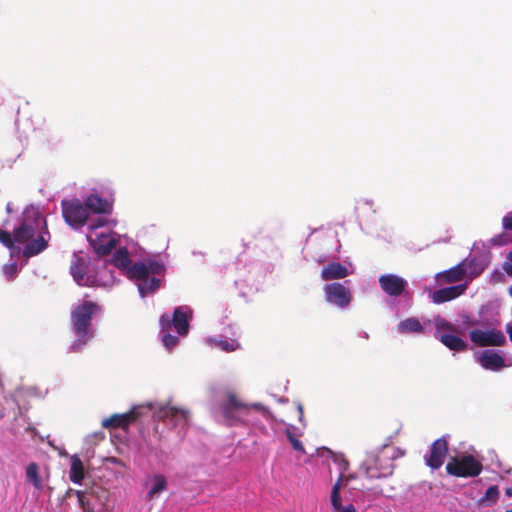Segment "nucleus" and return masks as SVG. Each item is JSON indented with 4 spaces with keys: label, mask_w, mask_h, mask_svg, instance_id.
Masks as SVG:
<instances>
[{
    "label": "nucleus",
    "mask_w": 512,
    "mask_h": 512,
    "mask_svg": "<svg viewBox=\"0 0 512 512\" xmlns=\"http://www.w3.org/2000/svg\"><path fill=\"white\" fill-rule=\"evenodd\" d=\"M189 322H161L160 339L166 350L171 351L178 344L179 337L189 332Z\"/></svg>",
    "instance_id": "nucleus-8"
},
{
    "label": "nucleus",
    "mask_w": 512,
    "mask_h": 512,
    "mask_svg": "<svg viewBox=\"0 0 512 512\" xmlns=\"http://www.w3.org/2000/svg\"><path fill=\"white\" fill-rule=\"evenodd\" d=\"M470 340L478 346H500L505 342V335L497 329L476 328L469 326Z\"/></svg>",
    "instance_id": "nucleus-10"
},
{
    "label": "nucleus",
    "mask_w": 512,
    "mask_h": 512,
    "mask_svg": "<svg viewBox=\"0 0 512 512\" xmlns=\"http://www.w3.org/2000/svg\"><path fill=\"white\" fill-rule=\"evenodd\" d=\"M76 495H77V497H78V500H79L80 504H81L82 506H84V492H82V491H77V492H76Z\"/></svg>",
    "instance_id": "nucleus-40"
},
{
    "label": "nucleus",
    "mask_w": 512,
    "mask_h": 512,
    "mask_svg": "<svg viewBox=\"0 0 512 512\" xmlns=\"http://www.w3.org/2000/svg\"><path fill=\"white\" fill-rule=\"evenodd\" d=\"M323 290L327 302L339 308H346L352 300L350 289L339 282L327 284Z\"/></svg>",
    "instance_id": "nucleus-12"
},
{
    "label": "nucleus",
    "mask_w": 512,
    "mask_h": 512,
    "mask_svg": "<svg viewBox=\"0 0 512 512\" xmlns=\"http://www.w3.org/2000/svg\"><path fill=\"white\" fill-rule=\"evenodd\" d=\"M509 241V236L506 233H501L492 237L489 242L492 246H503L506 245Z\"/></svg>",
    "instance_id": "nucleus-32"
},
{
    "label": "nucleus",
    "mask_w": 512,
    "mask_h": 512,
    "mask_svg": "<svg viewBox=\"0 0 512 512\" xmlns=\"http://www.w3.org/2000/svg\"><path fill=\"white\" fill-rule=\"evenodd\" d=\"M88 265L86 260L74 254L71 260L70 273L78 285H88L89 278L87 277Z\"/></svg>",
    "instance_id": "nucleus-18"
},
{
    "label": "nucleus",
    "mask_w": 512,
    "mask_h": 512,
    "mask_svg": "<svg viewBox=\"0 0 512 512\" xmlns=\"http://www.w3.org/2000/svg\"><path fill=\"white\" fill-rule=\"evenodd\" d=\"M477 362L486 370L499 371L512 365V358H505L500 351L483 350L475 354Z\"/></svg>",
    "instance_id": "nucleus-11"
},
{
    "label": "nucleus",
    "mask_w": 512,
    "mask_h": 512,
    "mask_svg": "<svg viewBox=\"0 0 512 512\" xmlns=\"http://www.w3.org/2000/svg\"><path fill=\"white\" fill-rule=\"evenodd\" d=\"M378 282L382 291L390 297L401 296L408 286V282L396 274L381 275Z\"/></svg>",
    "instance_id": "nucleus-13"
},
{
    "label": "nucleus",
    "mask_w": 512,
    "mask_h": 512,
    "mask_svg": "<svg viewBox=\"0 0 512 512\" xmlns=\"http://www.w3.org/2000/svg\"><path fill=\"white\" fill-rule=\"evenodd\" d=\"M192 317H193L192 308L187 305H182V306H178L174 309L171 320L184 321V320H190ZM160 320H162V321L170 320L169 314H163L160 317Z\"/></svg>",
    "instance_id": "nucleus-28"
},
{
    "label": "nucleus",
    "mask_w": 512,
    "mask_h": 512,
    "mask_svg": "<svg viewBox=\"0 0 512 512\" xmlns=\"http://www.w3.org/2000/svg\"><path fill=\"white\" fill-rule=\"evenodd\" d=\"M145 486L147 488L146 498L148 500H153L167 489L168 483L163 474L155 473L148 477Z\"/></svg>",
    "instance_id": "nucleus-22"
},
{
    "label": "nucleus",
    "mask_w": 512,
    "mask_h": 512,
    "mask_svg": "<svg viewBox=\"0 0 512 512\" xmlns=\"http://www.w3.org/2000/svg\"><path fill=\"white\" fill-rule=\"evenodd\" d=\"M424 324L425 322H399L394 331L402 336H416L425 332Z\"/></svg>",
    "instance_id": "nucleus-25"
},
{
    "label": "nucleus",
    "mask_w": 512,
    "mask_h": 512,
    "mask_svg": "<svg viewBox=\"0 0 512 512\" xmlns=\"http://www.w3.org/2000/svg\"><path fill=\"white\" fill-rule=\"evenodd\" d=\"M293 449L296 451H299L301 453H304V447L301 443V441L298 438H293L292 440H289Z\"/></svg>",
    "instance_id": "nucleus-38"
},
{
    "label": "nucleus",
    "mask_w": 512,
    "mask_h": 512,
    "mask_svg": "<svg viewBox=\"0 0 512 512\" xmlns=\"http://www.w3.org/2000/svg\"><path fill=\"white\" fill-rule=\"evenodd\" d=\"M340 483L336 482L331 491V504L334 512H356V509L352 504L342 506L340 498Z\"/></svg>",
    "instance_id": "nucleus-27"
},
{
    "label": "nucleus",
    "mask_w": 512,
    "mask_h": 512,
    "mask_svg": "<svg viewBox=\"0 0 512 512\" xmlns=\"http://www.w3.org/2000/svg\"><path fill=\"white\" fill-rule=\"evenodd\" d=\"M507 333L509 334V338L512 341V323H508L506 326Z\"/></svg>",
    "instance_id": "nucleus-42"
},
{
    "label": "nucleus",
    "mask_w": 512,
    "mask_h": 512,
    "mask_svg": "<svg viewBox=\"0 0 512 512\" xmlns=\"http://www.w3.org/2000/svg\"><path fill=\"white\" fill-rule=\"evenodd\" d=\"M73 332L76 340L70 346V351L77 352L94 336L92 322H73Z\"/></svg>",
    "instance_id": "nucleus-16"
},
{
    "label": "nucleus",
    "mask_w": 512,
    "mask_h": 512,
    "mask_svg": "<svg viewBox=\"0 0 512 512\" xmlns=\"http://www.w3.org/2000/svg\"><path fill=\"white\" fill-rule=\"evenodd\" d=\"M69 479L74 483L81 485L85 478V468L81 459L77 455L71 456Z\"/></svg>",
    "instance_id": "nucleus-26"
},
{
    "label": "nucleus",
    "mask_w": 512,
    "mask_h": 512,
    "mask_svg": "<svg viewBox=\"0 0 512 512\" xmlns=\"http://www.w3.org/2000/svg\"><path fill=\"white\" fill-rule=\"evenodd\" d=\"M395 457V449L386 445L370 451L360 466V472L369 479L389 477L394 470L393 460Z\"/></svg>",
    "instance_id": "nucleus-4"
},
{
    "label": "nucleus",
    "mask_w": 512,
    "mask_h": 512,
    "mask_svg": "<svg viewBox=\"0 0 512 512\" xmlns=\"http://www.w3.org/2000/svg\"><path fill=\"white\" fill-rule=\"evenodd\" d=\"M112 262L115 267L126 270L130 279L137 281L138 291L142 297L154 293L160 287L161 281L156 276L164 273L163 264L149 261L147 264L138 262L131 265L126 248L118 249L113 255Z\"/></svg>",
    "instance_id": "nucleus-3"
},
{
    "label": "nucleus",
    "mask_w": 512,
    "mask_h": 512,
    "mask_svg": "<svg viewBox=\"0 0 512 512\" xmlns=\"http://www.w3.org/2000/svg\"><path fill=\"white\" fill-rule=\"evenodd\" d=\"M87 210L95 214H111L113 211V202L100 197L98 194H90L84 200Z\"/></svg>",
    "instance_id": "nucleus-23"
},
{
    "label": "nucleus",
    "mask_w": 512,
    "mask_h": 512,
    "mask_svg": "<svg viewBox=\"0 0 512 512\" xmlns=\"http://www.w3.org/2000/svg\"><path fill=\"white\" fill-rule=\"evenodd\" d=\"M220 339V336L219 337H205L204 338V342L205 344H207L208 346H210L211 348H217V341H219Z\"/></svg>",
    "instance_id": "nucleus-39"
},
{
    "label": "nucleus",
    "mask_w": 512,
    "mask_h": 512,
    "mask_svg": "<svg viewBox=\"0 0 512 512\" xmlns=\"http://www.w3.org/2000/svg\"><path fill=\"white\" fill-rule=\"evenodd\" d=\"M448 474L456 477H476L482 471V463L470 454L452 457L446 465Z\"/></svg>",
    "instance_id": "nucleus-7"
},
{
    "label": "nucleus",
    "mask_w": 512,
    "mask_h": 512,
    "mask_svg": "<svg viewBox=\"0 0 512 512\" xmlns=\"http://www.w3.org/2000/svg\"><path fill=\"white\" fill-rule=\"evenodd\" d=\"M466 289V284H459L435 290L431 295L432 301L435 304H441L444 302L451 301L462 295Z\"/></svg>",
    "instance_id": "nucleus-19"
},
{
    "label": "nucleus",
    "mask_w": 512,
    "mask_h": 512,
    "mask_svg": "<svg viewBox=\"0 0 512 512\" xmlns=\"http://www.w3.org/2000/svg\"><path fill=\"white\" fill-rule=\"evenodd\" d=\"M4 272L8 276L9 279H13L17 273V264L13 263V264L6 265L4 267Z\"/></svg>",
    "instance_id": "nucleus-36"
},
{
    "label": "nucleus",
    "mask_w": 512,
    "mask_h": 512,
    "mask_svg": "<svg viewBox=\"0 0 512 512\" xmlns=\"http://www.w3.org/2000/svg\"><path fill=\"white\" fill-rule=\"evenodd\" d=\"M101 313V307L89 300H83L72 311V320L84 321L90 320L92 317H97Z\"/></svg>",
    "instance_id": "nucleus-17"
},
{
    "label": "nucleus",
    "mask_w": 512,
    "mask_h": 512,
    "mask_svg": "<svg viewBox=\"0 0 512 512\" xmlns=\"http://www.w3.org/2000/svg\"><path fill=\"white\" fill-rule=\"evenodd\" d=\"M505 494H506L508 497H512V487H508V488H506V490H505Z\"/></svg>",
    "instance_id": "nucleus-43"
},
{
    "label": "nucleus",
    "mask_w": 512,
    "mask_h": 512,
    "mask_svg": "<svg viewBox=\"0 0 512 512\" xmlns=\"http://www.w3.org/2000/svg\"><path fill=\"white\" fill-rule=\"evenodd\" d=\"M472 322H436L435 337L447 348L453 351H463L467 348L465 336Z\"/></svg>",
    "instance_id": "nucleus-6"
},
{
    "label": "nucleus",
    "mask_w": 512,
    "mask_h": 512,
    "mask_svg": "<svg viewBox=\"0 0 512 512\" xmlns=\"http://www.w3.org/2000/svg\"><path fill=\"white\" fill-rule=\"evenodd\" d=\"M87 241L93 247L96 254L99 256L109 255L116 246V241L104 234H97L96 237L88 235Z\"/></svg>",
    "instance_id": "nucleus-21"
},
{
    "label": "nucleus",
    "mask_w": 512,
    "mask_h": 512,
    "mask_svg": "<svg viewBox=\"0 0 512 512\" xmlns=\"http://www.w3.org/2000/svg\"><path fill=\"white\" fill-rule=\"evenodd\" d=\"M297 409L299 412V421L303 423V407H302V405L298 404Z\"/></svg>",
    "instance_id": "nucleus-41"
},
{
    "label": "nucleus",
    "mask_w": 512,
    "mask_h": 512,
    "mask_svg": "<svg viewBox=\"0 0 512 512\" xmlns=\"http://www.w3.org/2000/svg\"><path fill=\"white\" fill-rule=\"evenodd\" d=\"M151 414L155 419L165 421L174 427L183 429L189 421V412L182 408L171 406L170 404L148 403L134 407L130 412L124 414H114L102 421V426L106 429L125 427L130 422L144 414Z\"/></svg>",
    "instance_id": "nucleus-2"
},
{
    "label": "nucleus",
    "mask_w": 512,
    "mask_h": 512,
    "mask_svg": "<svg viewBox=\"0 0 512 512\" xmlns=\"http://www.w3.org/2000/svg\"><path fill=\"white\" fill-rule=\"evenodd\" d=\"M502 269L508 276L512 277V251L507 254L506 260L502 263Z\"/></svg>",
    "instance_id": "nucleus-34"
},
{
    "label": "nucleus",
    "mask_w": 512,
    "mask_h": 512,
    "mask_svg": "<svg viewBox=\"0 0 512 512\" xmlns=\"http://www.w3.org/2000/svg\"><path fill=\"white\" fill-rule=\"evenodd\" d=\"M108 223L107 219L98 217L97 219L90 221L88 224V228L90 231H95L96 229L100 227L106 226Z\"/></svg>",
    "instance_id": "nucleus-33"
},
{
    "label": "nucleus",
    "mask_w": 512,
    "mask_h": 512,
    "mask_svg": "<svg viewBox=\"0 0 512 512\" xmlns=\"http://www.w3.org/2000/svg\"><path fill=\"white\" fill-rule=\"evenodd\" d=\"M506 512H512V509L506 510Z\"/></svg>",
    "instance_id": "nucleus-46"
},
{
    "label": "nucleus",
    "mask_w": 512,
    "mask_h": 512,
    "mask_svg": "<svg viewBox=\"0 0 512 512\" xmlns=\"http://www.w3.org/2000/svg\"><path fill=\"white\" fill-rule=\"evenodd\" d=\"M252 408L261 411L263 414L267 412L259 403L249 406L237 399L234 394H228L226 401L219 405L214 414L218 421L233 426L239 423L251 422L249 416Z\"/></svg>",
    "instance_id": "nucleus-5"
},
{
    "label": "nucleus",
    "mask_w": 512,
    "mask_h": 512,
    "mask_svg": "<svg viewBox=\"0 0 512 512\" xmlns=\"http://www.w3.org/2000/svg\"><path fill=\"white\" fill-rule=\"evenodd\" d=\"M217 348L224 352H232L239 349L240 344L235 339H222L220 336L219 341H217Z\"/></svg>",
    "instance_id": "nucleus-31"
},
{
    "label": "nucleus",
    "mask_w": 512,
    "mask_h": 512,
    "mask_svg": "<svg viewBox=\"0 0 512 512\" xmlns=\"http://www.w3.org/2000/svg\"><path fill=\"white\" fill-rule=\"evenodd\" d=\"M51 234L46 219L37 211L23 213L20 224L13 233L0 229V243L8 248L11 256L22 254L25 259L39 255L48 248Z\"/></svg>",
    "instance_id": "nucleus-1"
},
{
    "label": "nucleus",
    "mask_w": 512,
    "mask_h": 512,
    "mask_svg": "<svg viewBox=\"0 0 512 512\" xmlns=\"http://www.w3.org/2000/svg\"><path fill=\"white\" fill-rule=\"evenodd\" d=\"M475 261V259L466 260L448 270L437 273L435 276L437 283L440 285L451 284L463 280L467 274V268H472Z\"/></svg>",
    "instance_id": "nucleus-14"
},
{
    "label": "nucleus",
    "mask_w": 512,
    "mask_h": 512,
    "mask_svg": "<svg viewBox=\"0 0 512 512\" xmlns=\"http://www.w3.org/2000/svg\"><path fill=\"white\" fill-rule=\"evenodd\" d=\"M26 481L33 485L36 490H42L43 483L36 463H30L26 467Z\"/></svg>",
    "instance_id": "nucleus-29"
},
{
    "label": "nucleus",
    "mask_w": 512,
    "mask_h": 512,
    "mask_svg": "<svg viewBox=\"0 0 512 512\" xmlns=\"http://www.w3.org/2000/svg\"><path fill=\"white\" fill-rule=\"evenodd\" d=\"M499 498V489L497 486L492 485L490 486L483 497L479 500L480 504L485 506H492L494 505Z\"/></svg>",
    "instance_id": "nucleus-30"
},
{
    "label": "nucleus",
    "mask_w": 512,
    "mask_h": 512,
    "mask_svg": "<svg viewBox=\"0 0 512 512\" xmlns=\"http://www.w3.org/2000/svg\"><path fill=\"white\" fill-rule=\"evenodd\" d=\"M447 453L448 441L446 437L443 436L433 442L429 453L424 456L426 465L434 470L440 468Z\"/></svg>",
    "instance_id": "nucleus-15"
},
{
    "label": "nucleus",
    "mask_w": 512,
    "mask_h": 512,
    "mask_svg": "<svg viewBox=\"0 0 512 512\" xmlns=\"http://www.w3.org/2000/svg\"><path fill=\"white\" fill-rule=\"evenodd\" d=\"M278 401L281 403H286L288 400L286 398H279Z\"/></svg>",
    "instance_id": "nucleus-45"
},
{
    "label": "nucleus",
    "mask_w": 512,
    "mask_h": 512,
    "mask_svg": "<svg viewBox=\"0 0 512 512\" xmlns=\"http://www.w3.org/2000/svg\"><path fill=\"white\" fill-rule=\"evenodd\" d=\"M481 272H482V269H479V270L472 271L471 274L479 275Z\"/></svg>",
    "instance_id": "nucleus-44"
},
{
    "label": "nucleus",
    "mask_w": 512,
    "mask_h": 512,
    "mask_svg": "<svg viewBox=\"0 0 512 512\" xmlns=\"http://www.w3.org/2000/svg\"><path fill=\"white\" fill-rule=\"evenodd\" d=\"M502 225L505 230H511L512 231V214H508L503 217L502 219Z\"/></svg>",
    "instance_id": "nucleus-37"
},
{
    "label": "nucleus",
    "mask_w": 512,
    "mask_h": 512,
    "mask_svg": "<svg viewBox=\"0 0 512 512\" xmlns=\"http://www.w3.org/2000/svg\"><path fill=\"white\" fill-rule=\"evenodd\" d=\"M285 434L288 440H292L293 438H299L301 436L300 430L294 425H288L286 427Z\"/></svg>",
    "instance_id": "nucleus-35"
},
{
    "label": "nucleus",
    "mask_w": 512,
    "mask_h": 512,
    "mask_svg": "<svg viewBox=\"0 0 512 512\" xmlns=\"http://www.w3.org/2000/svg\"><path fill=\"white\" fill-rule=\"evenodd\" d=\"M317 454L319 457L324 459H332V461L338 466V469L340 471L339 478L337 482L340 483V487L342 486V483L347 479L346 477V471L348 470V461L343 457L341 454H335L330 449L326 447H321L317 449Z\"/></svg>",
    "instance_id": "nucleus-20"
},
{
    "label": "nucleus",
    "mask_w": 512,
    "mask_h": 512,
    "mask_svg": "<svg viewBox=\"0 0 512 512\" xmlns=\"http://www.w3.org/2000/svg\"><path fill=\"white\" fill-rule=\"evenodd\" d=\"M62 214L72 228L77 229L84 226L88 220V210L79 200L62 201Z\"/></svg>",
    "instance_id": "nucleus-9"
},
{
    "label": "nucleus",
    "mask_w": 512,
    "mask_h": 512,
    "mask_svg": "<svg viewBox=\"0 0 512 512\" xmlns=\"http://www.w3.org/2000/svg\"><path fill=\"white\" fill-rule=\"evenodd\" d=\"M348 275V268L339 262H330L321 270V278L324 281L343 279Z\"/></svg>",
    "instance_id": "nucleus-24"
}]
</instances>
